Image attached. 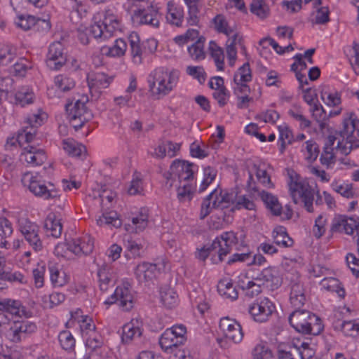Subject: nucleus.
<instances>
[{
  "label": "nucleus",
  "instance_id": "nucleus-1",
  "mask_svg": "<svg viewBox=\"0 0 359 359\" xmlns=\"http://www.w3.org/2000/svg\"><path fill=\"white\" fill-rule=\"evenodd\" d=\"M179 74L176 70L168 71L163 67L154 70L149 76V86L151 94L160 99L168 95L176 86Z\"/></svg>",
  "mask_w": 359,
  "mask_h": 359
},
{
  "label": "nucleus",
  "instance_id": "nucleus-2",
  "mask_svg": "<svg viewBox=\"0 0 359 359\" xmlns=\"http://www.w3.org/2000/svg\"><path fill=\"white\" fill-rule=\"evenodd\" d=\"M290 324L304 334L318 335L324 329L322 320L307 310L296 309L289 316Z\"/></svg>",
  "mask_w": 359,
  "mask_h": 359
},
{
  "label": "nucleus",
  "instance_id": "nucleus-3",
  "mask_svg": "<svg viewBox=\"0 0 359 359\" xmlns=\"http://www.w3.org/2000/svg\"><path fill=\"white\" fill-rule=\"evenodd\" d=\"M343 128L339 132L342 140L337 142L336 149L344 154H348L353 144L359 138V119L353 113L347 114L342 122Z\"/></svg>",
  "mask_w": 359,
  "mask_h": 359
},
{
  "label": "nucleus",
  "instance_id": "nucleus-4",
  "mask_svg": "<svg viewBox=\"0 0 359 359\" xmlns=\"http://www.w3.org/2000/svg\"><path fill=\"white\" fill-rule=\"evenodd\" d=\"M88 102V97L83 95L74 103H68L66 104V111L67 118L71 126L78 130L83 125L93 118L92 112L87 108L86 104Z\"/></svg>",
  "mask_w": 359,
  "mask_h": 359
},
{
  "label": "nucleus",
  "instance_id": "nucleus-5",
  "mask_svg": "<svg viewBox=\"0 0 359 359\" xmlns=\"http://www.w3.org/2000/svg\"><path fill=\"white\" fill-rule=\"evenodd\" d=\"M289 189L292 201L295 204L304 203V207L309 212H313V203L315 190L304 181L293 180L290 178Z\"/></svg>",
  "mask_w": 359,
  "mask_h": 359
},
{
  "label": "nucleus",
  "instance_id": "nucleus-6",
  "mask_svg": "<svg viewBox=\"0 0 359 359\" xmlns=\"http://www.w3.org/2000/svg\"><path fill=\"white\" fill-rule=\"evenodd\" d=\"M46 114H33L27 118L28 126L23 127L18 131L16 137H11L7 140L6 147H14L18 144L22 147L24 143H29L33 140L36 133V128L41 126Z\"/></svg>",
  "mask_w": 359,
  "mask_h": 359
},
{
  "label": "nucleus",
  "instance_id": "nucleus-7",
  "mask_svg": "<svg viewBox=\"0 0 359 359\" xmlns=\"http://www.w3.org/2000/svg\"><path fill=\"white\" fill-rule=\"evenodd\" d=\"M119 29V20L110 14L106 15L102 22H95L90 27L86 28V31L95 39L104 41L111 37Z\"/></svg>",
  "mask_w": 359,
  "mask_h": 359
},
{
  "label": "nucleus",
  "instance_id": "nucleus-8",
  "mask_svg": "<svg viewBox=\"0 0 359 359\" xmlns=\"http://www.w3.org/2000/svg\"><path fill=\"white\" fill-rule=\"evenodd\" d=\"M11 314L17 317L29 318L32 316V311L27 310L21 302L11 299H4L0 300V329L6 325L10 318L7 316L6 313Z\"/></svg>",
  "mask_w": 359,
  "mask_h": 359
},
{
  "label": "nucleus",
  "instance_id": "nucleus-9",
  "mask_svg": "<svg viewBox=\"0 0 359 359\" xmlns=\"http://www.w3.org/2000/svg\"><path fill=\"white\" fill-rule=\"evenodd\" d=\"M104 303L106 304H116L124 311L131 310L134 306L135 297L130 284L123 283L117 286L114 294Z\"/></svg>",
  "mask_w": 359,
  "mask_h": 359
},
{
  "label": "nucleus",
  "instance_id": "nucleus-10",
  "mask_svg": "<svg viewBox=\"0 0 359 359\" xmlns=\"http://www.w3.org/2000/svg\"><path fill=\"white\" fill-rule=\"evenodd\" d=\"M238 242L237 233L233 231L224 232L219 237H217L211 244L213 249H218L217 257L212 258V262L217 264L223 262L224 257L231 252L232 247Z\"/></svg>",
  "mask_w": 359,
  "mask_h": 359
},
{
  "label": "nucleus",
  "instance_id": "nucleus-11",
  "mask_svg": "<svg viewBox=\"0 0 359 359\" xmlns=\"http://www.w3.org/2000/svg\"><path fill=\"white\" fill-rule=\"evenodd\" d=\"M276 311L274 304L267 297H260L248 306V312L258 323L266 322Z\"/></svg>",
  "mask_w": 359,
  "mask_h": 359
},
{
  "label": "nucleus",
  "instance_id": "nucleus-12",
  "mask_svg": "<svg viewBox=\"0 0 359 359\" xmlns=\"http://www.w3.org/2000/svg\"><path fill=\"white\" fill-rule=\"evenodd\" d=\"M19 230L24 236L26 241L36 252L43 248V243L39 236V226L28 219H19Z\"/></svg>",
  "mask_w": 359,
  "mask_h": 359
},
{
  "label": "nucleus",
  "instance_id": "nucleus-13",
  "mask_svg": "<svg viewBox=\"0 0 359 359\" xmlns=\"http://www.w3.org/2000/svg\"><path fill=\"white\" fill-rule=\"evenodd\" d=\"M196 165L185 161L175 160L170 165V172L165 174L168 183L170 179L177 177L179 182H189L194 179V170Z\"/></svg>",
  "mask_w": 359,
  "mask_h": 359
},
{
  "label": "nucleus",
  "instance_id": "nucleus-14",
  "mask_svg": "<svg viewBox=\"0 0 359 359\" xmlns=\"http://www.w3.org/2000/svg\"><path fill=\"white\" fill-rule=\"evenodd\" d=\"M67 53L60 41L52 43L46 55V64L50 70H60L67 62Z\"/></svg>",
  "mask_w": 359,
  "mask_h": 359
},
{
  "label": "nucleus",
  "instance_id": "nucleus-15",
  "mask_svg": "<svg viewBox=\"0 0 359 359\" xmlns=\"http://www.w3.org/2000/svg\"><path fill=\"white\" fill-rule=\"evenodd\" d=\"M28 189L36 196L43 198L45 200L55 198L59 196L58 191L54 189L53 184L48 183V186H47L38 174L29 178Z\"/></svg>",
  "mask_w": 359,
  "mask_h": 359
},
{
  "label": "nucleus",
  "instance_id": "nucleus-16",
  "mask_svg": "<svg viewBox=\"0 0 359 359\" xmlns=\"http://www.w3.org/2000/svg\"><path fill=\"white\" fill-rule=\"evenodd\" d=\"M113 79V76H109L104 72L89 73L87 81L91 96L97 99L100 95L101 90L108 88Z\"/></svg>",
  "mask_w": 359,
  "mask_h": 359
},
{
  "label": "nucleus",
  "instance_id": "nucleus-17",
  "mask_svg": "<svg viewBox=\"0 0 359 359\" xmlns=\"http://www.w3.org/2000/svg\"><path fill=\"white\" fill-rule=\"evenodd\" d=\"M332 233H345L351 235L355 231L359 235V218L347 217L343 215L335 217L332 222Z\"/></svg>",
  "mask_w": 359,
  "mask_h": 359
},
{
  "label": "nucleus",
  "instance_id": "nucleus-18",
  "mask_svg": "<svg viewBox=\"0 0 359 359\" xmlns=\"http://www.w3.org/2000/svg\"><path fill=\"white\" fill-rule=\"evenodd\" d=\"M254 280L265 285L271 290L278 289L282 284V279L278 270L274 267H268L262 271Z\"/></svg>",
  "mask_w": 359,
  "mask_h": 359
},
{
  "label": "nucleus",
  "instance_id": "nucleus-19",
  "mask_svg": "<svg viewBox=\"0 0 359 359\" xmlns=\"http://www.w3.org/2000/svg\"><path fill=\"white\" fill-rule=\"evenodd\" d=\"M158 8L151 5L147 9H137L134 11V18L139 20L141 25H149L154 28L159 27V20L157 18Z\"/></svg>",
  "mask_w": 359,
  "mask_h": 359
},
{
  "label": "nucleus",
  "instance_id": "nucleus-20",
  "mask_svg": "<svg viewBox=\"0 0 359 359\" xmlns=\"http://www.w3.org/2000/svg\"><path fill=\"white\" fill-rule=\"evenodd\" d=\"M20 160L33 166L41 165L46 160V155L43 149H37L33 145L28 144L23 148Z\"/></svg>",
  "mask_w": 359,
  "mask_h": 359
},
{
  "label": "nucleus",
  "instance_id": "nucleus-21",
  "mask_svg": "<svg viewBox=\"0 0 359 359\" xmlns=\"http://www.w3.org/2000/svg\"><path fill=\"white\" fill-rule=\"evenodd\" d=\"M159 270L156 264L142 262L139 264L135 271V274L140 283L147 282L154 279Z\"/></svg>",
  "mask_w": 359,
  "mask_h": 359
},
{
  "label": "nucleus",
  "instance_id": "nucleus-22",
  "mask_svg": "<svg viewBox=\"0 0 359 359\" xmlns=\"http://www.w3.org/2000/svg\"><path fill=\"white\" fill-rule=\"evenodd\" d=\"M167 22L176 27H182L184 20V10L182 7L170 1L167 4Z\"/></svg>",
  "mask_w": 359,
  "mask_h": 359
},
{
  "label": "nucleus",
  "instance_id": "nucleus-23",
  "mask_svg": "<svg viewBox=\"0 0 359 359\" xmlns=\"http://www.w3.org/2000/svg\"><path fill=\"white\" fill-rule=\"evenodd\" d=\"M44 228L47 235L53 238H59L62 231V225L60 219H57L54 215H48L44 222Z\"/></svg>",
  "mask_w": 359,
  "mask_h": 359
},
{
  "label": "nucleus",
  "instance_id": "nucleus-24",
  "mask_svg": "<svg viewBox=\"0 0 359 359\" xmlns=\"http://www.w3.org/2000/svg\"><path fill=\"white\" fill-rule=\"evenodd\" d=\"M259 195L266 208L273 215H281L283 207L276 196L265 191H262Z\"/></svg>",
  "mask_w": 359,
  "mask_h": 359
},
{
  "label": "nucleus",
  "instance_id": "nucleus-25",
  "mask_svg": "<svg viewBox=\"0 0 359 359\" xmlns=\"http://www.w3.org/2000/svg\"><path fill=\"white\" fill-rule=\"evenodd\" d=\"M128 41L130 48V54L132 55L133 62L136 64H141L142 61V54L144 51L142 50L140 44V38L136 32H133L128 37ZM146 47H144V50Z\"/></svg>",
  "mask_w": 359,
  "mask_h": 359
},
{
  "label": "nucleus",
  "instance_id": "nucleus-26",
  "mask_svg": "<svg viewBox=\"0 0 359 359\" xmlns=\"http://www.w3.org/2000/svg\"><path fill=\"white\" fill-rule=\"evenodd\" d=\"M333 327L335 330L341 331L346 336L356 337L359 334V324L355 320H337L334 322Z\"/></svg>",
  "mask_w": 359,
  "mask_h": 359
},
{
  "label": "nucleus",
  "instance_id": "nucleus-27",
  "mask_svg": "<svg viewBox=\"0 0 359 359\" xmlns=\"http://www.w3.org/2000/svg\"><path fill=\"white\" fill-rule=\"evenodd\" d=\"M217 291L225 298L235 300L238 297V292L230 279L221 280L217 285Z\"/></svg>",
  "mask_w": 359,
  "mask_h": 359
},
{
  "label": "nucleus",
  "instance_id": "nucleus-28",
  "mask_svg": "<svg viewBox=\"0 0 359 359\" xmlns=\"http://www.w3.org/2000/svg\"><path fill=\"white\" fill-rule=\"evenodd\" d=\"M320 97L329 107H338L341 103V93L337 91H330L329 87L326 86L322 87Z\"/></svg>",
  "mask_w": 359,
  "mask_h": 359
},
{
  "label": "nucleus",
  "instance_id": "nucleus-29",
  "mask_svg": "<svg viewBox=\"0 0 359 359\" xmlns=\"http://www.w3.org/2000/svg\"><path fill=\"white\" fill-rule=\"evenodd\" d=\"M62 148L73 157H79L82 154L86 151V147L81 144L78 143L73 139H65L62 141Z\"/></svg>",
  "mask_w": 359,
  "mask_h": 359
},
{
  "label": "nucleus",
  "instance_id": "nucleus-30",
  "mask_svg": "<svg viewBox=\"0 0 359 359\" xmlns=\"http://www.w3.org/2000/svg\"><path fill=\"white\" fill-rule=\"evenodd\" d=\"M99 287L102 292H106L111 283V272L108 265H103L97 271Z\"/></svg>",
  "mask_w": 359,
  "mask_h": 359
},
{
  "label": "nucleus",
  "instance_id": "nucleus-31",
  "mask_svg": "<svg viewBox=\"0 0 359 359\" xmlns=\"http://www.w3.org/2000/svg\"><path fill=\"white\" fill-rule=\"evenodd\" d=\"M292 347L300 355L301 359H312L315 355V350L311 347L308 342L302 341L299 339L294 340Z\"/></svg>",
  "mask_w": 359,
  "mask_h": 359
},
{
  "label": "nucleus",
  "instance_id": "nucleus-32",
  "mask_svg": "<svg viewBox=\"0 0 359 359\" xmlns=\"http://www.w3.org/2000/svg\"><path fill=\"white\" fill-rule=\"evenodd\" d=\"M50 278L54 287H62L69 281V277L65 271L60 270L56 266H49Z\"/></svg>",
  "mask_w": 359,
  "mask_h": 359
},
{
  "label": "nucleus",
  "instance_id": "nucleus-33",
  "mask_svg": "<svg viewBox=\"0 0 359 359\" xmlns=\"http://www.w3.org/2000/svg\"><path fill=\"white\" fill-rule=\"evenodd\" d=\"M142 334V330L133 322L127 323L123 327L122 341L128 344L132 340L140 338Z\"/></svg>",
  "mask_w": 359,
  "mask_h": 359
},
{
  "label": "nucleus",
  "instance_id": "nucleus-34",
  "mask_svg": "<svg viewBox=\"0 0 359 359\" xmlns=\"http://www.w3.org/2000/svg\"><path fill=\"white\" fill-rule=\"evenodd\" d=\"M323 288L327 291L335 292L341 298H344L346 294L345 290L341 286L339 280L335 278H325L320 282Z\"/></svg>",
  "mask_w": 359,
  "mask_h": 359
},
{
  "label": "nucleus",
  "instance_id": "nucleus-35",
  "mask_svg": "<svg viewBox=\"0 0 359 359\" xmlns=\"http://www.w3.org/2000/svg\"><path fill=\"white\" fill-rule=\"evenodd\" d=\"M273 237L276 244L287 248L293 245V240L288 236L286 229L278 226L273 231Z\"/></svg>",
  "mask_w": 359,
  "mask_h": 359
},
{
  "label": "nucleus",
  "instance_id": "nucleus-36",
  "mask_svg": "<svg viewBox=\"0 0 359 359\" xmlns=\"http://www.w3.org/2000/svg\"><path fill=\"white\" fill-rule=\"evenodd\" d=\"M34 100V93L27 88H21L15 94V102L20 107H25L27 104L33 103Z\"/></svg>",
  "mask_w": 359,
  "mask_h": 359
},
{
  "label": "nucleus",
  "instance_id": "nucleus-37",
  "mask_svg": "<svg viewBox=\"0 0 359 359\" xmlns=\"http://www.w3.org/2000/svg\"><path fill=\"white\" fill-rule=\"evenodd\" d=\"M288 115L299 123V127L302 130L309 128L311 122L304 114L300 107L294 105L288 110Z\"/></svg>",
  "mask_w": 359,
  "mask_h": 359
},
{
  "label": "nucleus",
  "instance_id": "nucleus-38",
  "mask_svg": "<svg viewBox=\"0 0 359 359\" xmlns=\"http://www.w3.org/2000/svg\"><path fill=\"white\" fill-rule=\"evenodd\" d=\"M172 333V332H170V330L166 329L159 339V344L165 351H172L173 348L180 346V343L176 342V339Z\"/></svg>",
  "mask_w": 359,
  "mask_h": 359
},
{
  "label": "nucleus",
  "instance_id": "nucleus-39",
  "mask_svg": "<svg viewBox=\"0 0 359 359\" xmlns=\"http://www.w3.org/2000/svg\"><path fill=\"white\" fill-rule=\"evenodd\" d=\"M250 11L260 19H264L269 16L270 9L265 0H252Z\"/></svg>",
  "mask_w": 359,
  "mask_h": 359
},
{
  "label": "nucleus",
  "instance_id": "nucleus-40",
  "mask_svg": "<svg viewBox=\"0 0 359 359\" xmlns=\"http://www.w3.org/2000/svg\"><path fill=\"white\" fill-rule=\"evenodd\" d=\"M149 210L146 208H142L138 215L132 218V224L135 226V231H143L148 225Z\"/></svg>",
  "mask_w": 359,
  "mask_h": 359
},
{
  "label": "nucleus",
  "instance_id": "nucleus-41",
  "mask_svg": "<svg viewBox=\"0 0 359 359\" xmlns=\"http://www.w3.org/2000/svg\"><path fill=\"white\" fill-rule=\"evenodd\" d=\"M127 49L126 42L121 39H116L113 46L104 47L103 50H107L105 54L111 57H120L125 54Z\"/></svg>",
  "mask_w": 359,
  "mask_h": 359
},
{
  "label": "nucleus",
  "instance_id": "nucleus-42",
  "mask_svg": "<svg viewBox=\"0 0 359 359\" xmlns=\"http://www.w3.org/2000/svg\"><path fill=\"white\" fill-rule=\"evenodd\" d=\"M194 188L189 182H179L177 189V198L180 202L190 201L193 197Z\"/></svg>",
  "mask_w": 359,
  "mask_h": 359
},
{
  "label": "nucleus",
  "instance_id": "nucleus-43",
  "mask_svg": "<svg viewBox=\"0 0 359 359\" xmlns=\"http://www.w3.org/2000/svg\"><path fill=\"white\" fill-rule=\"evenodd\" d=\"M161 300L165 306L172 309L177 304L178 296L172 288H163L161 290Z\"/></svg>",
  "mask_w": 359,
  "mask_h": 359
},
{
  "label": "nucleus",
  "instance_id": "nucleus-44",
  "mask_svg": "<svg viewBox=\"0 0 359 359\" xmlns=\"http://www.w3.org/2000/svg\"><path fill=\"white\" fill-rule=\"evenodd\" d=\"M209 49L218 70L224 69V55L223 50L215 41H210Z\"/></svg>",
  "mask_w": 359,
  "mask_h": 359
},
{
  "label": "nucleus",
  "instance_id": "nucleus-45",
  "mask_svg": "<svg viewBox=\"0 0 359 359\" xmlns=\"http://www.w3.org/2000/svg\"><path fill=\"white\" fill-rule=\"evenodd\" d=\"M205 39L200 37L194 44L188 48L190 57L195 60H201L205 58L203 50Z\"/></svg>",
  "mask_w": 359,
  "mask_h": 359
},
{
  "label": "nucleus",
  "instance_id": "nucleus-46",
  "mask_svg": "<svg viewBox=\"0 0 359 359\" xmlns=\"http://www.w3.org/2000/svg\"><path fill=\"white\" fill-rule=\"evenodd\" d=\"M199 0H184L188 6L189 12L187 18V23L189 25H196L199 21L198 14L199 9L198 7Z\"/></svg>",
  "mask_w": 359,
  "mask_h": 359
},
{
  "label": "nucleus",
  "instance_id": "nucleus-47",
  "mask_svg": "<svg viewBox=\"0 0 359 359\" xmlns=\"http://www.w3.org/2000/svg\"><path fill=\"white\" fill-rule=\"evenodd\" d=\"M97 225L102 226L104 224L111 225L116 228L121 226V221L117 217V213L115 212H110L103 213L99 219H97Z\"/></svg>",
  "mask_w": 359,
  "mask_h": 359
},
{
  "label": "nucleus",
  "instance_id": "nucleus-48",
  "mask_svg": "<svg viewBox=\"0 0 359 359\" xmlns=\"http://www.w3.org/2000/svg\"><path fill=\"white\" fill-rule=\"evenodd\" d=\"M125 248L127 251L126 257L130 259L140 257L143 246L137 241L128 239L125 241Z\"/></svg>",
  "mask_w": 359,
  "mask_h": 359
},
{
  "label": "nucleus",
  "instance_id": "nucleus-49",
  "mask_svg": "<svg viewBox=\"0 0 359 359\" xmlns=\"http://www.w3.org/2000/svg\"><path fill=\"white\" fill-rule=\"evenodd\" d=\"M61 347L66 351H72L75 347V339L69 330H63L58 335Z\"/></svg>",
  "mask_w": 359,
  "mask_h": 359
},
{
  "label": "nucleus",
  "instance_id": "nucleus-50",
  "mask_svg": "<svg viewBox=\"0 0 359 359\" xmlns=\"http://www.w3.org/2000/svg\"><path fill=\"white\" fill-rule=\"evenodd\" d=\"M252 80L251 69L248 62L241 66L233 76L234 83L249 82Z\"/></svg>",
  "mask_w": 359,
  "mask_h": 359
},
{
  "label": "nucleus",
  "instance_id": "nucleus-51",
  "mask_svg": "<svg viewBox=\"0 0 359 359\" xmlns=\"http://www.w3.org/2000/svg\"><path fill=\"white\" fill-rule=\"evenodd\" d=\"M217 170L212 167L208 166L204 168V178L198 188V191L200 193L204 191L208 188V187L215 180L217 176Z\"/></svg>",
  "mask_w": 359,
  "mask_h": 359
},
{
  "label": "nucleus",
  "instance_id": "nucleus-52",
  "mask_svg": "<svg viewBox=\"0 0 359 359\" xmlns=\"http://www.w3.org/2000/svg\"><path fill=\"white\" fill-rule=\"evenodd\" d=\"M213 22L215 29L219 33L230 36L233 32V29L229 26L225 17L222 15H217L213 19Z\"/></svg>",
  "mask_w": 359,
  "mask_h": 359
},
{
  "label": "nucleus",
  "instance_id": "nucleus-53",
  "mask_svg": "<svg viewBox=\"0 0 359 359\" xmlns=\"http://www.w3.org/2000/svg\"><path fill=\"white\" fill-rule=\"evenodd\" d=\"M55 84L62 92H67L75 86V82L73 79L64 75L55 76Z\"/></svg>",
  "mask_w": 359,
  "mask_h": 359
},
{
  "label": "nucleus",
  "instance_id": "nucleus-54",
  "mask_svg": "<svg viewBox=\"0 0 359 359\" xmlns=\"http://www.w3.org/2000/svg\"><path fill=\"white\" fill-rule=\"evenodd\" d=\"M103 344L104 341L102 336L96 332L89 333L86 341V346L92 351H95L101 348Z\"/></svg>",
  "mask_w": 359,
  "mask_h": 359
},
{
  "label": "nucleus",
  "instance_id": "nucleus-55",
  "mask_svg": "<svg viewBox=\"0 0 359 359\" xmlns=\"http://www.w3.org/2000/svg\"><path fill=\"white\" fill-rule=\"evenodd\" d=\"M242 45V38L238 36L237 33L234 34L231 39L227 41L226 53L230 60H234L236 58V44Z\"/></svg>",
  "mask_w": 359,
  "mask_h": 359
},
{
  "label": "nucleus",
  "instance_id": "nucleus-56",
  "mask_svg": "<svg viewBox=\"0 0 359 359\" xmlns=\"http://www.w3.org/2000/svg\"><path fill=\"white\" fill-rule=\"evenodd\" d=\"M215 191H212L203 201L201 204L200 219H205L212 211V209H217V208L212 207V202L215 199Z\"/></svg>",
  "mask_w": 359,
  "mask_h": 359
},
{
  "label": "nucleus",
  "instance_id": "nucleus-57",
  "mask_svg": "<svg viewBox=\"0 0 359 359\" xmlns=\"http://www.w3.org/2000/svg\"><path fill=\"white\" fill-rule=\"evenodd\" d=\"M64 246H67V250L72 252L76 255H81L80 238H73L65 243L58 244L55 248V250L59 251L60 249H62Z\"/></svg>",
  "mask_w": 359,
  "mask_h": 359
},
{
  "label": "nucleus",
  "instance_id": "nucleus-58",
  "mask_svg": "<svg viewBox=\"0 0 359 359\" xmlns=\"http://www.w3.org/2000/svg\"><path fill=\"white\" fill-rule=\"evenodd\" d=\"M36 17L31 15H21L18 16L15 24L23 30H29L34 28Z\"/></svg>",
  "mask_w": 359,
  "mask_h": 359
},
{
  "label": "nucleus",
  "instance_id": "nucleus-59",
  "mask_svg": "<svg viewBox=\"0 0 359 359\" xmlns=\"http://www.w3.org/2000/svg\"><path fill=\"white\" fill-rule=\"evenodd\" d=\"M213 191H215L216 194L215 196L214 197L215 199L212 202V207L223 209L226 208V206L223 205L224 203H228L232 201L231 194H229L226 192L223 194L222 191H219V193L217 189H215Z\"/></svg>",
  "mask_w": 359,
  "mask_h": 359
},
{
  "label": "nucleus",
  "instance_id": "nucleus-60",
  "mask_svg": "<svg viewBox=\"0 0 359 359\" xmlns=\"http://www.w3.org/2000/svg\"><path fill=\"white\" fill-rule=\"evenodd\" d=\"M186 72L188 75L197 79L200 83H203L206 79V74L201 66H188Z\"/></svg>",
  "mask_w": 359,
  "mask_h": 359
},
{
  "label": "nucleus",
  "instance_id": "nucleus-61",
  "mask_svg": "<svg viewBox=\"0 0 359 359\" xmlns=\"http://www.w3.org/2000/svg\"><path fill=\"white\" fill-rule=\"evenodd\" d=\"M168 329L170 330V332H173L172 335L176 339L177 343H180L182 345L186 341L187 328L184 325H175Z\"/></svg>",
  "mask_w": 359,
  "mask_h": 359
},
{
  "label": "nucleus",
  "instance_id": "nucleus-62",
  "mask_svg": "<svg viewBox=\"0 0 359 359\" xmlns=\"http://www.w3.org/2000/svg\"><path fill=\"white\" fill-rule=\"evenodd\" d=\"M241 288L245 291V295L250 298H253L262 292L261 284L252 280L249 281L245 285H242Z\"/></svg>",
  "mask_w": 359,
  "mask_h": 359
},
{
  "label": "nucleus",
  "instance_id": "nucleus-63",
  "mask_svg": "<svg viewBox=\"0 0 359 359\" xmlns=\"http://www.w3.org/2000/svg\"><path fill=\"white\" fill-rule=\"evenodd\" d=\"M5 281H8L12 283L26 284L27 283V278L20 271H6L4 276V282Z\"/></svg>",
  "mask_w": 359,
  "mask_h": 359
},
{
  "label": "nucleus",
  "instance_id": "nucleus-64",
  "mask_svg": "<svg viewBox=\"0 0 359 359\" xmlns=\"http://www.w3.org/2000/svg\"><path fill=\"white\" fill-rule=\"evenodd\" d=\"M30 67V62L28 60L20 58L13 66V73L18 76H25L27 69Z\"/></svg>",
  "mask_w": 359,
  "mask_h": 359
}]
</instances>
